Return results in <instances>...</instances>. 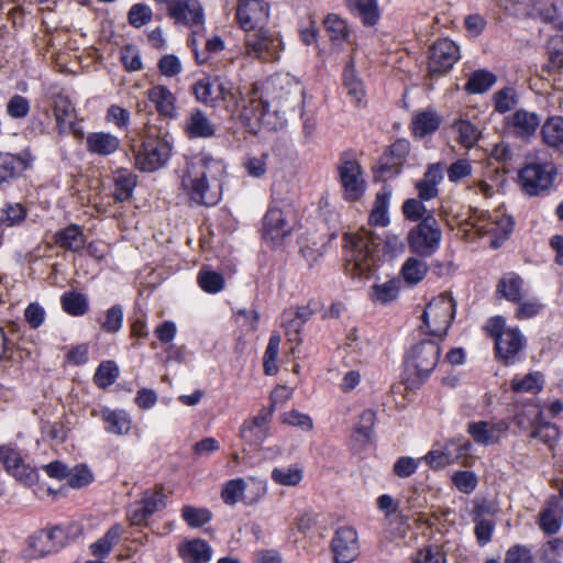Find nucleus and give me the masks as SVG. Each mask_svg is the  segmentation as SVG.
<instances>
[{
	"label": "nucleus",
	"mask_w": 563,
	"mask_h": 563,
	"mask_svg": "<svg viewBox=\"0 0 563 563\" xmlns=\"http://www.w3.org/2000/svg\"><path fill=\"white\" fill-rule=\"evenodd\" d=\"M441 341L426 338L412 344L404 354L401 384L406 390H419L435 371L441 356Z\"/></svg>",
	"instance_id": "f257e3e1"
},
{
	"label": "nucleus",
	"mask_w": 563,
	"mask_h": 563,
	"mask_svg": "<svg viewBox=\"0 0 563 563\" xmlns=\"http://www.w3.org/2000/svg\"><path fill=\"white\" fill-rule=\"evenodd\" d=\"M344 273L352 278H368L373 272L378 243L371 230L343 234Z\"/></svg>",
	"instance_id": "f03ea898"
},
{
	"label": "nucleus",
	"mask_w": 563,
	"mask_h": 563,
	"mask_svg": "<svg viewBox=\"0 0 563 563\" xmlns=\"http://www.w3.org/2000/svg\"><path fill=\"white\" fill-rule=\"evenodd\" d=\"M486 336L494 341V354L504 366L514 365L526 346V339L518 327L507 328L506 318L494 316L483 325Z\"/></svg>",
	"instance_id": "7ed1b4c3"
},
{
	"label": "nucleus",
	"mask_w": 563,
	"mask_h": 563,
	"mask_svg": "<svg viewBox=\"0 0 563 563\" xmlns=\"http://www.w3.org/2000/svg\"><path fill=\"white\" fill-rule=\"evenodd\" d=\"M190 92L197 102L209 108L221 107L231 112L238 108L233 82L224 76L203 74L192 82Z\"/></svg>",
	"instance_id": "20e7f679"
},
{
	"label": "nucleus",
	"mask_w": 563,
	"mask_h": 563,
	"mask_svg": "<svg viewBox=\"0 0 563 563\" xmlns=\"http://www.w3.org/2000/svg\"><path fill=\"white\" fill-rule=\"evenodd\" d=\"M82 533V526L71 521L41 529L29 537L27 543L35 556L44 558L77 541Z\"/></svg>",
	"instance_id": "39448f33"
},
{
	"label": "nucleus",
	"mask_w": 563,
	"mask_h": 563,
	"mask_svg": "<svg viewBox=\"0 0 563 563\" xmlns=\"http://www.w3.org/2000/svg\"><path fill=\"white\" fill-rule=\"evenodd\" d=\"M456 302L453 297L441 294L434 297L422 312L420 331L432 339L444 341L455 318Z\"/></svg>",
	"instance_id": "423d86ee"
},
{
	"label": "nucleus",
	"mask_w": 563,
	"mask_h": 563,
	"mask_svg": "<svg viewBox=\"0 0 563 563\" xmlns=\"http://www.w3.org/2000/svg\"><path fill=\"white\" fill-rule=\"evenodd\" d=\"M244 49L246 56L262 62L279 60L285 44L279 31L267 24L245 33Z\"/></svg>",
	"instance_id": "0eeeda50"
},
{
	"label": "nucleus",
	"mask_w": 563,
	"mask_h": 563,
	"mask_svg": "<svg viewBox=\"0 0 563 563\" xmlns=\"http://www.w3.org/2000/svg\"><path fill=\"white\" fill-rule=\"evenodd\" d=\"M338 178L342 189V197L346 202L360 201L365 195L367 183L361 164L353 151L341 153L336 166Z\"/></svg>",
	"instance_id": "6e6552de"
},
{
	"label": "nucleus",
	"mask_w": 563,
	"mask_h": 563,
	"mask_svg": "<svg viewBox=\"0 0 563 563\" xmlns=\"http://www.w3.org/2000/svg\"><path fill=\"white\" fill-rule=\"evenodd\" d=\"M441 240L442 230L432 212H428L407 235L410 252L421 257L432 256L439 250Z\"/></svg>",
	"instance_id": "1a4fd4ad"
},
{
	"label": "nucleus",
	"mask_w": 563,
	"mask_h": 563,
	"mask_svg": "<svg viewBox=\"0 0 563 563\" xmlns=\"http://www.w3.org/2000/svg\"><path fill=\"white\" fill-rule=\"evenodd\" d=\"M558 170L552 162H530L518 173L522 191L530 197L547 195L553 186Z\"/></svg>",
	"instance_id": "9d476101"
},
{
	"label": "nucleus",
	"mask_w": 563,
	"mask_h": 563,
	"mask_svg": "<svg viewBox=\"0 0 563 563\" xmlns=\"http://www.w3.org/2000/svg\"><path fill=\"white\" fill-rule=\"evenodd\" d=\"M135 166L141 172L152 173L163 167L170 157L172 146L161 136L145 135L140 145H131Z\"/></svg>",
	"instance_id": "9b49d317"
},
{
	"label": "nucleus",
	"mask_w": 563,
	"mask_h": 563,
	"mask_svg": "<svg viewBox=\"0 0 563 563\" xmlns=\"http://www.w3.org/2000/svg\"><path fill=\"white\" fill-rule=\"evenodd\" d=\"M35 156L30 147L18 153L0 151V189H7L33 168Z\"/></svg>",
	"instance_id": "f8f14e48"
},
{
	"label": "nucleus",
	"mask_w": 563,
	"mask_h": 563,
	"mask_svg": "<svg viewBox=\"0 0 563 563\" xmlns=\"http://www.w3.org/2000/svg\"><path fill=\"white\" fill-rule=\"evenodd\" d=\"M411 145L407 139H397L380 155L375 176L380 180H389L399 176L407 163Z\"/></svg>",
	"instance_id": "ddd939ff"
},
{
	"label": "nucleus",
	"mask_w": 563,
	"mask_h": 563,
	"mask_svg": "<svg viewBox=\"0 0 563 563\" xmlns=\"http://www.w3.org/2000/svg\"><path fill=\"white\" fill-rule=\"evenodd\" d=\"M0 464L8 475L24 486L32 487L38 483L37 470L25 463L21 451L12 443L0 445Z\"/></svg>",
	"instance_id": "4468645a"
},
{
	"label": "nucleus",
	"mask_w": 563,
	"mask_h": 563,
	"mask_svg": "<svg viewBox=\"0 0 563 563\" xmlns=\"http://www.w3.org/2000/svg\"><path fill=\"white\" fill-rule=\"evenodd\" d=\"M460 58V47L454 41L448 37L438 38L428 51V75H446Z\"/></svg>",
	"instance_id": "2eb2a0df"
},
{
	"label": "nucleus",
	"mask_w": 563,
	"mask_h": 563,
	"mask_svg": "<svg viewBox=\"0 0 563 563\" xmlns=\"http://www.w3.org/2000/svg\"><path fill=\"white\" fill-rule=\"evenodd\" d=\"M269 3L264 0H238L235 22L245 33L268 24Z\"/></svg>",
	"instance_id": "dca6fc26"
},
{
	"label": "nucleus",
	"mask_w": 563,
	"mask_h": 563,
	"mask_svg": "<svg viewBox=\"0 0 563 563\" xmlns=\"http://www.w3.org/2000/svg\"><path fill=\"white\" fill-rule=\"evenodd\" d=\"M334 563H352L360 555L357 531L350 526L339 527L330 542Z\"/></svg>",
	"instance_id": "f3484780"
},
{
	"label": "nucleus",
	"mask_w": 563,
	"mask_h": 563,
	"mask_svg": "<svg viewBox=\"0 0 563 563\" xmlns=\"http://www.w3.org/2000/svg\"><path fill=\"white\" fill-rule=\"evenodd\" d=\"M504 124L509 134L526 143L537 135L542 125L540 115L526 109H517L505 118Z\"/></svg>",
	"instance_id": "a211bd4d"
},
{
	"label": "nucleus",
	"mask_w": 563,
	"mask_h": 563,
	"mask_svg": "<svg viewBox=\"0 0 563 563\" xmlns=\"http://www.w3.org/2000/svg\"><path fill=\"white\" fill-rule=\"evenodd\" d=\"M509 427L510 423L505 419L496 422L479 420L468 422L466 431L475 443L488 446L499 443Z\"/></svg>",
	"instance_id": "6ab92c4d"
},
{
	"label": "nucleus",
	"mask_w": 563,
	"mask_h": 563,
	"mask_svg": "<svg viewBox=\"0 0 563 563\" xmlns=\"http://www.w3.org/2000/svg\"><path fill=\"white\" fill-rule=\"evenodd\" d=\"M211 181L195 175L192 170L187 168L186 175L183 177V187L191 201L203 205L214 206L218 203L220 196L211 190Z\"/></svg>",
	"instance_id": "aec40b11"
},
{
	"label": "nucleus",
	"mask_w": 563,
	"mask_h": 563,
	"mask_svg": "<svg viewBox=\"0 0 563 563\" xmlns=\"http://www.w3.org/2000/svg\"><path fill=\"white\" fill-rule=\"evenodd\" d=\"M292 228L287 221L282 209L271 207L263 218V239L274 245L282 244L286 236L290 235Z\"/></svg>",
	"instance_id": "412c9836"
},
{
	"label": "nucleus",
	"mask_w": 563,
	"mask_h": 563,
	"mask_svg": "<svg viewBox=\"0 0 563 563\" xmlns=\"http://www.w3.org/2000/svg\"><path fill=\"white\" fill-rule=\"evenodd\" d=\"M91 416H99L103 422V429L109 434L125 435L132 429V419L124 409H111L103 406L99 412L92 410Z\"/></svg>",
	"instance_id": "4be33fe9"
},
{
	"label": "nucleus",
	"mask_w": 563,
	"mask_h": 563,
	"mask_svg": "<svg viewBox=\"0 0 563 563\" xmlns=\"http://www.w3.org/2000/svg\"><path fill=\"white\" fill-rule=\"evenodd\" d=\"M188 169L209 181H220L225 174V164L222 159L214 158L210 154L201 152L192 157Z\"/></svg>",
	"instance_id": "5701e85b"
},
{
	"label": "nucleus",
	"mask_w": 563,
	"mask_h": 563,
	"mask_svg": "<svg viewBox=\"0 0 563 563\" xmlns=\"http://www.w3.org/2000/svg\"><path fill=\"white\" fill-rule=\"evenodd\" d=\"M177 553L184 563H209L213 550L206 540L194 538L180 542L177 545Z\"/></svg>",
	"instance_id": "b1692460"
},
{
	"label": "nucleus",
	"mask_w": 563,
	"mask_h": 563,
	"mask_svg": "<svg viewBox=\"0 0 563 563\" xmlns=\"http://www.w3.org/2000/svg\"><path fill=\"white\" fill-rule=\"evenodd\" d=\"M562 500L563 492L558 495H551L539 515V526L545 534H554L561 528Z\"/></svg>",
	"instance_id": "393cba45"
},
{
	"label": "nucleus",
	"mask_w": 563,
	"mask_h": 563,
	"mask_svg": "<svg viewBox=\"0 0 563 563\" xmlns=\"http://www.w3.org/2000/svg\"><path fill=\"white\" fill-rule=\"evenodd\" d=\"M525 279L516 272H507L498 279L496 297L509 302H519L526 297Z\"/></svg>",
	"instance_id": "a878e982"
},
{
	"label": "nucleus",
	"mask_w": 563,
	"mask_h": 563,
	"mask_svg": "<svg viewBox=\"0 0 563 563\" xmlns=\"http://www.w3.org/2000/svg\"><path fill=\"white\" fill-rule=\"evenodd\" d=\"M146 95L161 118L175 119L177 117V98L168 87L163 85L153 86Z\"/></svg>",
	"instance_id": "bb28decb"
},
{
	"label": "nucleus",
	"mask_w": 563,
	"mask_h": 563,
	"mask_svg": "<svg viewBox=\"0 0 563 563\" xmlns=\"http://www.w3.org/2000/svg\"><path fill=\"white\" fill-rule=\"evenodd\" d=\"M184 133L190 139H209L216 135L214 124L206 113L199 109H192L184 122Z\"/></svg>",
	"instance_id": "cd10ccee"
},
{
	"label": "nucleus",
	"mask_w": 563,
	"mask_h": 563,
	"mask_svg": "<svg viewBox=\"0 0 563 563\" xmlns=\"http://www.w3.org/2000/svg\"><path fill=\"white\" fill-rule=\"evenodd\" d=\"M167 15L177 24L195 26L202 24L203 10L197 0H180L176 5L170 7Z\"/></svg>",
	"instance_id": "c85d7f7f"
},
{
	"label": "nucleus",
	"mask_w": 563,
	"mask_h": 563,
	"mask_svg": "<svg viewBox=\"0 0 563 563\" xmlns=\"http://www.w3.org/2000/svg\"><path fill=\"white\" fill-rule=\"evenodd\" d=\"M85 143L88 153L101 157L113 155L121 146V141L117 135L104 131L88 133Z\"/></svg>",
	"instance_id": "c756f323"
},
{
	"label": "nucleus",
	"mask_w": 563,
	"mask_h": 563,
	"mask_svg": "<svg viewBox=\"0 0 563 563\" xmlns=\"http://www.w3.org/2000/svg\"><path fill=\"white\" fill-rule=\"evenodd\" d=\"M86 240L82 227L75 223L68 224L53 234V242L57 247L73 253L81 252Z\"/></svg>",
	"instance_id": "7c9ffc66"
},
{
	"label": "nucleus",
	"mask_w": 563,
	"mask_h": 563,
	"mask_svg": "<svg viewBox=\"0 0 563 563\" xmlns=\"http://www.w3.org/2000/svg\"><path fill=\"white\" fill-rule=\"evenodd\" d=\"M346 9L354 16L360 19L365 27H374L382 18V11L377 0H350L345 2Z\"/></svg>",
	"instance_id": "2f4dec72"
},
{
	"label": "nucleus",
	"mask_w": 563,
	"mask_h": 563,
	"mask_svg": "<svg viewBox=\"0 0 563 563\" xmlns=\"http://www.w3.org/2000/svg\"><path fill=\"white\" fill-rule=\"evenodd\" d=\"M542 143L554 153L563 155V117L551 115L541 125Z\"/></svg>",
	"instance_id": "473e14b6"
},
{
	"label": "nucleus",
	"mask_w": 563,
	"mask_h": 563,
	"mask_svg": "<svg viewBox=\"0 0 563 563\" xmlns=\"http://www.w3.org/2000/svg\"><path fill=\"white\" fill-rule=\"evenodd\" d=\"M112 197L117 202H124L132 198L137 185V176L130 169L120 167L112 174Z\"/></svg>",
	"instance_id": "72a5a7b5"
},
{
	"label": "nucleus",
	"mask_w": 563,
	"mask_h": 563,
	"mask_svg": "<svg viewBox=\"0 0 563 563\" xmlns=\"http://www.w3.org/2000/svg\"><path fill=\"white\" fill-rule=\"evenodd\" d=\"M391 198V188L382 187L375 196L374 206L368 217V223L374 227H387L390 222L388 208Z\"/></svg>",
	"instance_id": "f704fd0d"
},
{
	"label": "nucleus",
	"mask_w": 563,
	"mask_h": 563,
	"mask_svg": "<svg viewBox=\"0 0 563 563\" xmlns=\"http://www.w3.org/2000/svg\"><path fill=\"white\" fill-rule=\"evenodd\" d=\"M440 125L441 118L434 111H421L412 118L410 130L415 137L423 139L438 131Z\"/></svg>",
	"instance_id": "c9c22d12"
},
{
	"label": "nucleus",
	"mask_w": 563,
	"mask_h": 563,
	"mask_svg": "<svg viewBox=\"0 0 563 563\" xmlns=\"http://www.w3.org/2000/svg\"><path fill=\"white\" fill-rule=\"evenodd\" d=\"M323 26L330 42L334 46H341L350 42V29L347 22L335 13H329L323 19Z\"/></svg>",
	"instance_id": "e433bc0d"
},
{
	"label": "nucleus",
	"mask_w": 563,
	"mask_h": 563,
	"mask_svg": "<svg viewBox=\"0 0 563 563\" xmlns=\"http://www.w3.org/2000/svg\"><path fill=\"white\" fill-rule=\"evenodd\" d=\"M343 86L350 97L351 102L360 106L364 100L366 92L363 81L358 78L353 62H349L343 69L342 74Z\"/></svg>",
	"instance_id": "4c0bfd02"
},
{
	"label": "nucleus",
	"mask_w": 563,
	"mask_h": 563,
	"mask_svg": "<svg viewBox=\"0 0 563 563\" xmlns=\"http://www.w3.org/2000/svg\"><path fill=\"white\" fill-rule=\"evenodd\" d=\"M269 85L272 86L271 95L273 102L277 103L274 109L275 112L278 111V108H283L290 100L291 96L296 98L303 93V89L298 84H292L289 79L273 78Z\"/></svg>",
	"instance_id": "58836bf2"
},
{
	"label": "nucleus",
	"mask_w": 563,
	"mask_h": 563,
	"mask_svg": "<svg viewBox=\"0 0 563 563\" xmlns=\"http://www.w3.org/2000/svg\"><path fill=\"white\" fill-rule=\"evenodd\" d=\"M122 532L123 529L121 525L115 523L111 526L100 539L90 544L91 554L100 560L107 558L119 543Z\"/></svg>",
	"instance_id": "ea45409f"
},
{
	"label": "nucleus",
	"mask_w": 563,
	"mask_h": 563,
	"mask_svg": "<svg viewBox=\"0 0 563 563\" xmlns=\"http://www.w3.org/2000/svg\"><path fill=\"white\" fill-rule=\"evenodd\" d=\"M60 306L63 311L71 317H82L89 311L87 295L74 289L62 294Z\"/></svg>",
	"instance_id": "a19ab883"
},
{
	"label": "nucleus",
	"mask_w": 563,
	"mask_h": 563,
	"mask_svg": "<svg viewBox=\"0 0 563 563\" xmlns=\"http://www.w3.org/2000/svg\"><path fill=\"white\" fill-rule=\"evenodd\" d=\"M197 284L200 289L210 295H216L224 290L225 278L222 273L203 265L197 274Z\"/></svg>",
	"instance_id": "79ce46f5"
},
{
	"label": "nucleus",
	"mask_w": 563,
	"mask_h": 563,
	"mask_svg": "<svg viewBox=\"0 0 563 563\" xmlns=\"http://www.w3.org/2000/svg\"><path fill=\"white\" fill-rule=\"evenodd\" d=\"M400 289V282L391 278L383 284H374L368 292L374 303L387 305L397 299Z\"/></svg>",
	"instance_id": "37998d69"
},
{
	"label": "nucleus",
	"mask_w": 563,
	"mask_h": 563,
	"mask_svg": "<svg viewBox=\"0 0 563 563\" xmlns=\"http://www.w3.org/2000/svg\"><path fill=\"white\" fill-rule=\"evenodd\" d=\"M27 214V208L23 203L8 201L0 208V225L19 227L25 221Z\"/></svg>",
	"instance_id": "c03bdc74"
},
{
	"label": "nucleus",
	"mask_w": 563,
	"mask_h": 563,
	"mask_svg": "<svg viewBox=\"0 0 563 563\" xmlns=\"http://www.w3.org/2000/svg\"><path fill=\"white\" fill-rule=\"evenodd\" d=\"M496 80L497 77L492 71L477 69L470 75L464 89L472 95L484 93L495 85Z\"/></svg>",
	"instance_id": "a18cd8bd"
},
{
	"label": "nucleus",
	"mask_w": 563,
	"mask_h": 563,
	"mask_svg": "<svg viewBox=\"0 0 563 563\" xmlns=\"http://www.w3.org/2000/svg\"><path fill=\"white\" fill-rule=\"evenodd\" d=\"M428 269V265L424 261L417 257H409L402 264L400 275L407 285L415 286L424 279Z\"/></svg>",
	"instance_id": "49530a36"
},
{
	"label": "nucleus",
	"mask_w": 563,
	"mask_h": 563,
	"mask_svg": "<svg viewBox=\"0 0 563 563\" xmlns=\"http://www.w3.org/2000/svg\"><path fill=\"white\" fill-rule=\"evenodd\" d=\"M180 517L189 528L199 529L212 520L213 514L207 507L184 505L180 509Z\"/></svg>",
	"instance_id": "de8ad7c7"
},
{
	"label": "nucleus",
	"mask_w": 563,
	"mask_h": 563,
	"mask_svg": "<svg viewBox=\"0 0 563 563\" xmlns=\"http://www.w3.org/2000/svg\"><path fill=\"white\" fill-rule=\"evenodd\" d=\"M246 482L243 478H232L222 485L220 497L225 505L234 506L239 501L243 503Z\"/></svg>",
	"instance_id": "09e8293b"
},
{
	"label": "nucleus",
	"mask_w": 563,
	"mask_h": 563,
	"mask_svg": "<svg viewBox=\"0 0 563 563\" xmlns=\"http://www.w3.org/2000/svg\"><path fill=\"white\" fill-rule=\"evenodd\" d=\"M119 377V367L114 361H102L95 374L93 383L100 389H107L113 385Z\"/></svg>",
	"instance_id": "8fccbe9b"
},
{
	"label": "nucleus",
	"mask_w": 563,
	"mask_h": 563,
	"mask_svg": "<svg viewBox=\"0 0 563 563\" xmlns=\"http://www.w3.org/2000/svg\"><path fill=\"white\" fill-rule=\"evenodd\" d=\"M271 476L278 485L297 486L303 478V472L297 464H291L287 467H275Z\"/></svg>",
	"instance_id": "3c124183"
},
{
	"label": "nucleus",
	"mask_w": 563,
	"mask_h": 563,
	"mask_svg": "<svg viewBox=\"0 0 563 563\" xmlns=\"http://www.w3.org/2000/svg\"><path fill=\"white\" fill-rule=\"evenodd\" d=\"M376 422V413L372 409L364 410L360 417L358 421L354 427V438L356 441H361L363 444H366L371 441L373 437V429Z\"/></svg>",
	"instance_id": "603ef678"
},
{
	"label": "nucleus",
	"mask_w": 563,
	"mask_h": 563,
	"mask_svg": "<svg viewBox=\"0 0 563 563\" xmlns=\"http://www.w3.org/2000/svg\"><path fill=\"white\" fill-rule=\"evenodd\" d=\"M511 390L515 393L538 394L543 388V379L540 373H529L523 377L515 376L510 382Z\"/></svg>",
	"instance_id": "864d4df0"
},
{
	"label": "nucleus",
	"mask_w": 563,
	"mask_h": 563,
	"mask_svg": "<svg viewBox=\"0 0 563 563\" xmlns=\"http://www.w3.org/2000/svg\"><path fill=\"white\" fill-rule=\"evenodd\" d=\"M275 406L274 404L271 408H263L260 412L250 421H244L240 429L241 438L247 439V433L253 432L255 429L258 431H264L272 420V416L274 412Z\"/></svg>",
	"instance_id": "5fc2aeb1"
},
{
	"label": "nucleus",
	"mask_w": 563,
	"mask_h": 563,
	"mask_svg": "<svg viewBox=\"0 0 563 563\" xmlns=\"http://www.w3.org/2000/svg\"><path fill=\"white\" fill-rule=\"evenodd\" d=\"M560 432L558 427L551 422H542L536 419L532 423L530 437L538 439L544 444L552 445L559 439Z\"/></svg>",
	"instance_id": "6e6d98bb"
},
{
	"label": "nucleus",
	"mask_w": 563,
	"mask_h": 563,
	"mask_svg": "<svg viewBox=\"0 0 563 563\" xmlns=\"http://www.w3.org/2000/svg\"><path fill=\"white\" fill-rule=\"evenodd\" d=\"M267 494L266 481L251 477L246 482V489L243 496V504L245 506H253L260 503Z\"/></svg>",
	"instance_id": "4d7b16f0"
},
{
	"label": "nucleus",
	"mask_w": 563,
	"mask_h": 563,
	"mask_svg": "<svg viewBox=\"0 0 563 563\" xmlns=\"http://www.w3.org/2000/svg\"><path fill=\"white\" fill-rule=\"evenodd\" d=\"M104 119L119 131H128L131 123V113L128 109L113 103L108 107Z\"/></svg>",
	"instance_id": "13d9d810"
},
{
	"label": "nucleus",
	"mask_w": 563,
	"mask_h": 563,
	"mask_svg": "<svg viewBox=\"0 0 563 563\" xmlns=\"http://www.w3.org/2000/svg\"><path fill=\"white\" fill-rule=\"evenodd\" d=\"M93 478L92 472L86 464H77L69 468V476L66 479L69 487L79 489L90 485Z\"/></svg>",
	"instance_id": "bf43d9fd"
},
{
	"label": "nucleus",
	"mask_w": 563,
	"mask_h": 563,
	"mask_svg": "<svg viewBox=\"0 0 563 563\" xmlns=\"http://www.w3.org/2000/svg\"><path fill=\"white\" fill-rule=\"evenodd\" d=\"M412 563H448L446 554L440 545L429 544L419 549Z\"/></svg>",
	"instance_id": "052dcab7"
},
{
	"label": "nucleus",
	"mask_w": 563,
	"mask_h": 563,
	"mask_svg": "<svg viewBox=\"0 0 563 563\" xmlns=\"http://www.w3.org/2000/svg\"><path fill=\"white\" fill-rule=\"evenodd\" d=\"M517 308L515 309V318L517 320H528L537 317L544 309V305L538 298L521 299L519 302H515Z\"/></svg>",
	"instance_id": "680f3d73"
},
{
	"label": "nucleus",
	"mask_w": 563,
	"mask_h": 563,
	"mask_svg": "<svg viewBox=\"0 0 563 563\" xmlns=\"http://www.w3.org/2000/svg\"><path fill=\"white\" fill-rule=\"evenodd\" d=\"M455 126L459 133L457 142L462 146L471 148L476 144L479 137V131L475 124L468 120H461L455 124Z\"/></svg>",
	"instance_id": "e2e57ef3"
},
{
	"label": "nucleus",
	"mask_w": 563,
	"mask_h": 563,
	"mask_svg": "<svg viewBox=\"0 0 563 563\" xmlns=\"http://www.w3.org/2000/svg\"><path fill=\"white\" fill-rule=\"evenodd\" d=\"M31 103L21 95H13L7 102L5 112L13 120H21L29 115Z\"/></svg>",
	"instance_id": "0e129e2a"
},
{
	"label": "nucleus",
	"mask_w": 563,
	"mask_h": 563,
	"mask_svg": "<svg viewBox=\"0 0 563 563\" xmlns=\"http://www.w3.org/2000/svg\"><path fill=\"white\" fill-rule=\"evenodd\" d=\"M518 103L516 91L510 87H505L494 95V109L498 113H506L514 109Z\"/></svg>",
	"instance_id": "69168bd1"
},
{
	"label": "nucleus",
	"mask_w": 563,
	"mask_h": 563,
	"mask_svg": "<svg viewBox=\"0 0 563 563\" xmlns=\"http://www.w3.org/2000/svg\"><path fill=\"white\" fill-rule=\"evenodd\" d=\"M123 308L121 305H113L107 311L103 321L100 323L101 329L107 333H117L123 325Z\"/></svg>",
	"instance_id": "338daca9"
},
{
	"label": "nucleus",
	"mask_w": 563,
	"mask_h": 563,
	"mask_svg": "<svg viewBox=\"0 0 563 563\" xmlns=\"http://www.w3.org/2000/svg\"><path fill=\"white\" fill-rule=\"evenodd\" d=\"M451 479L459 492L467 495L472 494L478 485V478L473 471H456Z\"/></svg>",
	"instance_id": "774afa93"
}]
</instances>
